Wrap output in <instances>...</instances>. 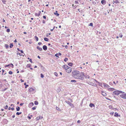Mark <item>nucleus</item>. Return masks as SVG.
<instances>
[{"mask_svg": "<svg viewBox=\"0 0 126 126\" xmlns=\"http://www.w3.org/2000/svg\"><path fill=\"white\" fill-rule=\"evenodd\" d=\"M73 76L74 77L76 78L79 75V71H74L72 72Z\"/></svg>", "mask_w": 126, "mask_h": 126, "instance_id": "obj_1", "label": "nucleus"}, {"mask_svg": "<svg viewBox=\"0 0 126 126\" xmlns=\"http://www.w3.org/2000/svg\"><path fill=\"white\" fill-rule=\"evenodd\" d=\"M123 92L121 91H119L118 90H116L115 91H114L113 92V94H115L116 95H118L119 94H121V93H122Z\"/></svg>", "mask_w": 126, "mask_h": 126, "instance_id": "obj_2", "label": "nucleus"}, {"mask_svg": "<svg viewBox=\"0 0 126 126\" xmlns=\"http://www.w3.org/2000/svg\"><path fill=\"white\" fill-rule=\"evenodd\" d=\"M120 96L122 98L126 99V93L123 92L122 93L120 94Z\"/></svg>", "mask_w": 126, "mask_h": 126, "instance_id": "obj_3", "label": "nucleus"}, {"mask_svg": "<svg viewBox=\"0 0 126 126\" xmlns=\"http://www.w3.org/2000/svg\"><path fill=\"white\" fill-rule=\"evenodd\" d=\"M76 78L82 80L84 78L82 76H81L79 74V75L77 77V78Z\"/></svg>", "mask_w": 126, "mask_h": 126, "instance_id": "obj_4", "label": "nucleus"}, {"mask_svg": "<svg viewBox=\"0 0 126 126\" xmlns=\"http://www.w3.org/2000/svg\"><path fill=\"white\" fill-rule=\"evenodd\" d=\"M66 71L67 73H70L72 71V69L71 68H68L66 69Z\"/></svg>", "mask_w": 126, "mask_h": 126, "instance_id": "obj_5", "label": "nucleus"}, {"mask_svg": "<svg viewBox=\"0 0 126 126\" xmlns=\"http://www.w3.org/2000/svg\"><path fill=\"white\" fill-rule=\"evenodd\" d=\"M88 83L89 84L93 86H96V84H94L93 83L91 82H89Z\"/></svg>", "mask_w": 126, "mask_h": 126, "instance_id": "obj_6", "label": "nucleus"}, {"mask_svg": "<svg viewBox=\"0 0 126 126\" xmlns=\"http://www.w3.org/2000/svg\"><path fill=\"white\" fill-rule=\"evenodd\" d=\"M103 86L105 87L108 88L109 87V86L107 84L105 83H103Z\"/></svg>", "mask_w": 126, "mask_h": 126, "instance_id": "obj_7", "label": "nucleus"}, {"mask_svg": "<svg viewBox=\"0 0 126 126\" xmlns=\"http://www.w3.org/2000/svg\"><path fill=\"white\" fill-rule=\"evenodd\" d=\"M43 49L45 50H46L47 49V47L46 46L44 45L43 47Z\"/></svg>", "mask_w": 126, "mask_h": 126, "instance_id": "obj_8", "label": "nucleus"}, {"mask_svg": "<svg viewBox=\"0 0 126 126\" xmlns=\"http://www.w3.org/2000/svg\"><path fill=\"white\" fill-rule=\"evenodd\" d=\"M101 3H102V4L103 5H104L106 3V1L105 0H102L101 1Z\"/></svg>", "mask_w": 126, "mask_h": 126, "instance_id": "obj_9", "label": "nucleus"}, {"mask_svg": "<svg viewBox=\"0 0 126 126\" xmlns=\"http://www.w3.org/2000/svg\"><path fill=\"white\" fill-rule=\"evenodd\" d=\"M65 102L69 104L71 106H72L73 105V104L72 103H71V102H69L68 101H65Z\"/></svg>", "mask_w": 126, "mask_h": 126, "instance_id": "obj_10", "label": "nucleus"}, {"mask_svg": "<svg viewBox=\"0 0 126 126\" xmlns=\"http://www.w3.org/2000/svg\"><path fill=\"white\" fill-rule=\"evenodd\" d=\"M43 117L42 116H39V117H37L36 118L37 120H39V119H41L43 118Z\"/></svg>", "mask_w": 126, "mask_h": 126, "instance_id": "obj_11", "label": "nucleus"}, {"mask_svg": "<svg viewBox=\"0 0 126 126\" xmlns=\"http://www.w3.org/2000/svg\"><path fill=\"white\" fill-rule=\"evenodd\" d=\"M61 54L60 53H57L55 55V56L57 57H58L59 55H61Z\"/></svg>", "mask_w": 126, "mask_h": 126, "instance_id": "obj_12", "label": "nucleus"}, {"mask_svg": "<svg viewBox=\"0 0 126 126\" xmlns=\"http://www.w3.org/2000/svg\"><path fill=\"white\" fill-rule=\"evenodd\" d=\"M34 89L33 88H31L29 89V91L30 92H32L33 91H34Z\"/></svg>", "mask_w": 126, "mask_h": 126, "instance_id": "obj_13", "label": "nucleus"}, {"mask_svg": "<svg viewBox=\"0 0 126 126\" xmlns=\"http://www.w3.org/2000/svg\"><path fill=\"white\" fill-rule=\"evenodd\" d=\"M37 48L39 50L41 51L42 50V49L41 48H40L39 46H37Z\"/></svg>", "mask_w": 126, "mask_h": 126, "instance_id": "obj_14", "label": "nucleus"}, {"mask_svg": "<svg viewBox=\"0 0 126 126\" xmlns=\"http://www.w3.org/2000/svg\"><path fill=\"white\" fill-rule=\"evenodd\" d=\"M11 65H12V67H13V65L12 64V63H11L10 64H9L8 65H6L5 66V67H8L9 66H11Z\"/></svg>", "mask_w": 126, "mask_h": 126, "instance_id": "obj_15", "label": "nucleus"}, {"mask_svg": "<svg viewBox=\"0 0 126 126\" xmlns=\"http://www.w3.org/2000/svg\"><path fill=\"white\" fill-rule=\"evenodd\" d=\"M89 106L91 107H94L95 106L94 105V104L93 103H90L89 105Z\"/></svg>", "mask_w": 126, "mask_h": 126, "instance_id": "obj_16", "label": "nucleus"}, {"mask_svg": "<svg viewBox=\"0 0 126 126\" xmlns=\"http://www.w3.org/2000/svg\"><path fill=\"white\" fill-rule=\"evenodd\" d=\"M113 1L114 2L116 3H119V2L117 0H113Z\"/></svg>", "mask_w": 126, "mask_h": 126, "instance_id": "obj_17", "label": "nucleus"}, {"mask_svg": "<svg viewBox=\"0 0 126 126\" xmlns=\"http://www.w3.org/2000/svg\"><path fill=\"white\" fill-rule=\"evenodd\" d=\"M57 12H58L57 11H56V12L54 13V14L55 15H57V16H58L59 15V14H58L57 13Z\"/></svg>", "mask_w": 126, "mask_h": 126, "instance_id": "obj_18", "label": "nucleus"}, {"mask_svg": "<svg viewBox=\"0 0 126 126\" xmlns=\"http://www.w3.org/2000/svg\"><path fill=\"white\" fill-rule=\"evenodd\" d=\"M68 101L69 102H72V100L70 98H69L68 99Z\"/></svg>", "mask_w": 126, "mask_h": 126, "instance_id": "obj_19", "label": "nucleus"}, {"mask_svg": "<svg viewBox=\"0 0 126 126\" xmlns=\"http://www.w3.org/2000/svg\"><path fill=\"white\" fill-rule=\"evenodd\" d=\"M102 92V94L103 95L105 96L106 95V94L105 92Z\"/></svg>", "mask_w": 126, "mask_h": 126, "instance_id": "obj_20", "label": "nucleus"}, {"mask_svg": "<svg viewBox=\"0 0 126 126\" xmlns=\"http://www.w3.org/2000/svg\"><path fill=\"white\" fill-rule=\"evenodd\" d=\"M35 16H39L40 15V14H38L37 13H35Z\"/></svg>", "mask_w": 126, "mask_h": 126, "instance_id": "obj_21", "label": "nucleus"}, {"mask_svg": "<svg viewBox=\"0 0 126 126\" xmlns=\"http://www.w3.org/2000/svg\"><path fill=\"white\" fill-rule=\"evenodd\" d=\"M48 39L47 38H44V40L46 41H48Z\"/></svg>", "mask_w": 126, "mask_h": 126, "instance_id": "obj_22", "label": "nucleus"}, {"mask_svg": "<svg viewBox=\"0 0 126 126\" xmlns=\"http://www.w3.org/2000/svg\"><path fill=\"white\" fill-rule=\"evenodd\" d=\"M16 110L17 111H19L20 110V108L18 107H16Z\"/></svg>", "mask_w": 126, "mask_h": 126, "instance_id": "obj_23", "label": "nucleus"}, {"mask_svg": "<svg viewBox=\"0 0 126 126\" xmlns=\"http://www.w3.org/2000/svg\"><path fill=\"white\" fill-rule=\"evenodd\" d=\"M114 116L117 117L118 116V113L117 112H115L114 114Z\"/></svg>", "mask_w": 126, "mask_h": 126, "instance_id": "obj_24", "label": "nucleus"}, {"mask_svg": "<svg viewBox=\"0 0 126 126\" xmlns=\"http://www.w3.org/2000/svg\"><path fill=\"white\" fill-rule=\"evenodd\" d=\"M68 64L69 66H72V65L73 64H72V63H68Z\"/></svg>", "mask_w": 126, "mask_h": 126, "instance_id": "obj_25", "label": "nucleus"}, {"mask_svg": "<svg viewBox=\"0 0 126 126\" xmlns=\"http://www.w3.org/2000/svg\"><path fill=\"white\" fill-rule=\"evenodd\" d=\"M34 104L35 105H37L38 104V102L37 101H35L34 102Z\"/></svg>", "mask_w": 126, "mask_h": 126, "instance_id": "obj_26", "label": "nucleus"}, {"mask_svg": "<svg viewBox=\"0 0 126 126\" xmlns=\"http://www.w3.org/2000/svg\"><path fill=\"white\" fill-rule=\"evenodd\" d=\"M86 78H90L89 76L88 75L84 76Z\"/></svg>", "mask_w": 126, "mask_h": 126, "instance_id": "obj_27", "label": "nucleus"}, {"mask_svg": "<svg viewBox=\"0 0 126 126\" xmlns=\"http://www.w3.org/2000/svg\"><path fill=\"white\" fill-rule=\"evenodd\" d=\"M13 46V44L12 43H11L10 44V48L12 47Z\"/></svg>", "mask_w": 126, "mask_h": 126, "instance_id": "obj_28", "label": "nucleus"}, {"mask_svg": "<svg viewBox=\"0 0 126 126\" xmlns=\"http://www.w3.org/2000/svg\"><path fill=\"white\" fill-rule=\"evenodd\" d=\"M21 112H17L16 113V114L17 115H19L20 114H21Z\"/></svg>", "mask_w": 126, "mask_h": 126, "instance_id": "obj_29", "label": "nucleus"}, {"mask_svg": "<svg viewBox=\"0 0 126 126\" xmlns=\"http://www.w3.org/2000/svg\"><path fill=\"white\" fill-rule=\"evenodd\" d=\"M29 105H30V106H33V103L32 102H31V103L29 104Z\"/></svg>", "mask_w": 126, "mask_h": 126, "instance_id": "obj_30", "label": "nucleus"}, {"mask_svg": "<svg viewBox=\"0 0 126 126\" xmlns=\"http://www.w3.org/2000/svg\"><path fill=\"white\" fill-rule=\"evenodd\" d=\"M68 60V59L66 58H65L64 59V61L65 62H66Z\"/></svg>", "mask_w": 126, "mask_h": 126, "instance_id": "obj_31", "label": "nucleus"}, {"mask_svg": "<svg viewBox=\"0 0 126 126\" xmlns=\"http://www.w3.org/2000/svg\"><path fill=\"white\" fill-rule=\"evenodd\" d=\"M35 38L36 39V40L37 41L38 40V38L37 37V36H35Z\"/></svg>", "mask_w": 126, "mask_h": 126, "instance_id": "obj_32", "label": "nucleus"}, {"mask_svg": "<svg viewBox=\"0 0 126 126\" xmlns=\"http://www.w3.org/2000/svg\"><path fill=\"white\" fill-rule=\"evenodd\" d=\"M5 47L6 48H8L9 47V46L7 44H5Z\"/></svg>", "mask_w": 126, "mask_h": 126, "instance_id": "obj_33", "label": "nucleus"}, {"mask_svg": "<svg viewBox=\"0 0 126 126\" xmlns=\"http://www.w3.org/2000/svg\"><path fill=\"white\" fill-rule=\"evenodd\" d=\"M10 31V29H7L6 30V32H9Z\"/></svg>", "mask_w": 126, "mask_h": 126, "instance_id": "obj_34", "label": "nucleus"}, {"mask_svg": "<svg viewBox=\"0 0 126 126\" xmlns=\"http://www.w3.org/2000/svg\"><path fill=\"white\" fill-rule=\"evenodd\" d=\"M41 78H43L44 77V75L42 74H41Z\"/></svg>", "mask_w": 126, "mask_h": 126, "instance_id": "obj_35", "label": "nucleus"}, {"mask_svg": "<svg viewBox=\"0 0 126 126\" xmlns=\"http://www.w3.org/2000/svg\"><path fill=\"white\" fill-rule=\"evenodd\" d=\"M12 73H13L11 71H10L9 72V74H11V75L12 74Z\"/></svg>", "mask_w": 126, "mask_h": 126, "instance_id": "obj_36", "label": "nucleus"}, {"mask_svg": "<svg viewBox=\"0 0 126 126\" xmlns=\"http://www.w3.org/2000/svg\"><path fill=\"white\" fill-rule=\"evenodd\" d=\"M109 107L110 109H113V107L111 106H109Z\"/></svg>", "mask_w": 126, "mask_h": 126, "instance_id": "obj_37", "label": "nucleus"}, {"mask_svg": "<svg viewBox=\"0 0 126 126\" xmlns=\"http://www.w3.org/2000/svg\"><path fill=\"white\" fill-rule=\"evenodd\" d=\"M8 106L7 105H6L4 107V108L6 109H8Z\"/></svg>", "mask_w": 126, "mask_h": 126, "instance_id": "obj_38", "label": "nucleus"}, {"mask_svg": "<svg viewBox=\"0 0 126 126\" xmlns=\"http://www.w3.org/2000/svg\"><path fill=\"white\" fill-rule=\"evenodd\" d=\"M76 81L75 80H71V82H76Z\"/></svg>", "mask_w": 126, "mask_h": 126, "instance_id": "obj_39", "label": "nucleus"}, {"mask_svg": "<svg viewBox=\"0 0 126 126\" xmlns=\"http://www.w3.org/2000/svg\"><path fill=\"white\" fill-rule=\"evenodd\" d=\"M56 109L57 110H58L59 111L60 110L59 109V108L57 107H56Z\"/></svg>", "mask_w": 126, "mask_h": 126, "instance_id": "obj_40", "label": "nucleus"}, {"mask_svg": "<svg viewBox=\"0 0 126 126\" xmlns=\"http://www.w3.org/2000/svg\"><path fill=\"white\" fill-rule=\"evenodd\" d=\"M119 36L120 37L122 38L123 36V35L122 34H120L119 35Z\"/></svg>", "mask_w": 126, "mask_h": 126, "instance_id": "obj_41", "label": "nucleus"}, {"mask_svg": "<svg viewBox=\"0 0 126 126\" xmlns=\"http://www.w3.org/2000/svg\"><path fill=\"white\" fill-rule=\"evenodd\" d=\"M90 26H93V24L92 23H91L90 24Z\"/></svg>", "mask_w": 126, "mask_h": 126, "instance_id": "obj_42", "label": "nucleus"}, {"mask_svg": "<svg viewBox=\"0 0 126 126\" xmlns=\"http://www.w3.org/2000/svg\"><path fill=\"white\" fill-rule=\"evenodd\" d=\"M36 108L35 107H33L32 108V109L33 110H35Z\"/></svg>", "mask_w": 126, "mask_h": 126, "instance_id": "obj_43", "label": "nucleus"}, {"mask_svg": "<svg viewBox=\"0 0 126 126\" xmlns=\"http://www.w3.org/2000/svg\"><path fill=\"white\" fill-rule=\"evenodd\" d=\"M98 83V85H100V86H102V84L101 83Z\"/></svg>", "mask_w": 126, "mask_h": 126, "instance_id": "obj_44", "label": "nucleus"}, {"mask_svg": "<svg viewBox=\"0 0 126 126\" xmlns=\"http://www.w3.org/2000/svg\"><path fill=\"white\" fill-rule=\"evenodd\" d=\"M114 112H112L110 113V114L111 115H113L114 114Z\"/></svg>", "mask_w": 126, "mask_h": 126, "instance_id": "obj_45", "label": "nucleus"}, {"mask_svg": "<svg viewBox=\"0 0 126 126\" xmlns=\"http://www.w3.org/2000/svg\"><path fill=\"white\" fill-rule=\"evenodd\" d=\"M77 122L78 123H80V121L79 120H78L77 121Z\"/></svg>", "mask_w": 126, "mask_h": 126, "instance_id": "obj_46", "label": "nucleus"}, {"mask_svg": "<svg viewBox=\"0 0 126 126\" xmlns=\"http://www.w3.org/2000/svg\"><path fill=\"white\" fill-rule=\"evenodd\" d=\"M110 89L112 91H113L114 90V89L113 88H110Z\"/></svg>", "mask_w": 126, "mask_h": 126, "instance_id": "obj_47", "label": "nucleus"}, {"mask_svg": "<svg viewBox=\"0 0 126 126\" xmlns=\"http://www.w3.org/2000/svg\"><path fill=\"white\" fill-rule=\"evenodd\" d=\"M38 44L39 45H40L42 44V43L41 42H39L38 43Z\"/></svg>", "mask_w": 126, "mask_h": 126, "instance_id": "obj_48", "label": "nucleus"}, {"mask_svg": "<svg viewBox=\"0 0 126 126\" xmlns=\"http://www.w3.org/2000/svg\"><path fill=\"white\" fill-rule=\"evenodd\" d=\"M43 23H45V21L44 20H43Z\"/></svg>", "mask_w": 126, "mask_h": 126, "instance_id": "obj_49", "label": "nucleus"}, {"mask_svg": "<svg viewBox=\"0 0 126 126\" xmlns=\"http://www.w3.org/2000/svg\"><path fill=\"white\" fill-rule=\"evenodd\" d=\"M24 104V103H21L20 104V106H22V105H23V104Z\"/></svg>", "mask_w": 126, "mask_h": 126, "instance_id": "obj_50", "label": "nucleus"}, {"mask_svg": "<svg viewBox=\"0 0 126 126\" xmlns=\"http://www.w3.org/2000/svg\"><path fill=\"white\" fill-rule=\"evenodd\" d=\"M55 75L56 76H57V73H55Z\"/></svg>", "mask_w": 126, "mask_h": 126, "instance_id": "obj_51", "label": "nucleus"}, {"mask_svg": "<svg viewBox=\"0 0 126 126\" xmlns=\"http://www.w3.org/2000/svg\"><path fill=\"white\" fill-rule=\"evenodd\" d=\"M65 47L66 48H68V46L67 45L65 46Z\"/></svg>", "mask_w": 126, "mask_h": 126, "instance_id": "obj_52", "label": "nucleus"}, {"mask_svg": "<svg viewBox=\"0 0 126 126\" xmlns=\"http://www.w3.org/2000/svg\"><path fill=\"white\" fill-rule=\"evenodd\" d=\"M43 18L44 19H46V16H44L43 17Z\"/></svg>", "mask_w": 126, "mask_h": 126, "instance_id": "obj_53", "label": "nucleus"}, {"mask_svg": "<svg viewBox=\"0 0 126 126\" xmlns=\"http://www.w3.org/2000/svg\"><path fill=\"white\" fill-rule=\"evenodd\" d=\"M31 62V63H32V60L31 59H30V60H29Z\"/></svg>", "mask_w": 126, "mask_h": 126, "instance_id": "obj_54", "label": "nucleus"}, {"mask_svg": "<svg viewBox=\"0 0 126 126\" xmlns=\"http://www.w3.org/2000/svg\"><path fill=\"white\" fill-rule=\"evenodd\" d=\"M28 85H26L25 87V88H27V87H28Z\"/></svg>", "mask_w": 126, "mask_h": 126, "instance_id": "obj_55", "label": "nucleus"}, {"mask_svg": "<svg viewBox=\"0 0 126 126\" xmlns=\"http://www.w3.org/2000/svg\"><path fill=\"white\" fill-rule=\"evenodd\" d=\"M94 80H95V81L96 82H97V83H99V82H98L96 80H95V79Z\"/></svg>", "mask_w": 126, "mask_h": 126, "instance_id": "obj_56", "label": "nucleus"}, {"mask_svg": "<svg viewBox=\"0 0 126 126\" xmlns=\"http://www.w3.org/2000/svg\"><path fill=\"white\" fill-rule=\"evenodd\" d=\"M20 51L21 53H23V51L22 50H20Z\"/></svg>", "mask_w": 126, "mask_h": 126, "instance_id": "obj_57", "label": "nucleus"}, {"mask_svg": "<svg viewBox=\"0 0 126 126\" xmlns=\"http://www.w3.org/2000/svg\"><path fill=\"white\" fill-rule=\"evenodd\" d=\"M6 1L5 0H4V1H2V2L3 3H4L5 4V2Z\"/></svg>", "mask_w": 126, "mask_h": 126, "instance_id": "obj_58", "label": "nucleus"}, {"mask_svg": "<svg viewBox=\"0 0 126 126\" xmlns=\"http://www.w3.org/2000/svg\"><path fill=\"white\" fill-rule=\"evenodd\" d=\"M11 109L12 110H14V109L13 108H11Z\"/></svg>", "mask_w": 126, "mask_h": 126, "instance_id": "obj_59", "label": "nucleus"}, {"mask_svg": "<svg viewBox=\"0 0 126 126\" xmlns=\"http://www.w3.org/2000/svg\"><path fill=\"white\" fill-rule=\"evenodd\" d=\"M20 80L21 81V82H24V80H22V79H21Z\"/></svg>", "mask_w": 126, "mask_h": 126, "instance_id": "obj_60", "label": "nucleus"}, {"mask_svg": "<svg viewBox=\"0 0 126 126\" xmlns=\"http://www.w3.org/2000/svg\"><path fill=\"white\" fill-rule=\"evenodd\" d=\"M11 109V108L10 107H9V108H8V110H10Z\"/></svg>", "mask_w": 126, "mask_h": 126, "instance_id": "obj_61", "label": "nucleus"}, {"mask_svg": "<svg viewBox=\"0 0 126 126\" xmlns=\"http://www.w3.org/2000/svg\"><path fill=\"white\" fill-rule=\"evenodd\" d=\"M37 57L38 58H39V59H40V57L39 56H37Z\"/></svg>", "mask_w": 126, "mask_h": 126, "instance_id": "obj_62", "label": "nucleus"}, {"mask_svg": "<svg viewBox=\"0 0 126 126\" xmlns=\"http://www.w3.org/2000/svg\"><path fill=\"white\" fill-rule=\"evenodd\" d=\"M82 75H83V76H84V73H83V72H82Z\"/></svg>", "mask_w": 126, "mask_h": 126, "instance_id": "obj_63", "label": "nucleus"}, {"mask_svg": "<svg viewBox=\"0 0 126 126\" xmlns=\"http://www.w3.org/2000/svg\"><path fill=\"white\" fill-rule=\"evenodd\" d=\"M28 118L29 119H31V117L30 116H28Z\"/></svg>", "mask_w": 126, "mask_h": 126, "instance_id": "obj_64", "label": "nucleus"}]
</instances>
